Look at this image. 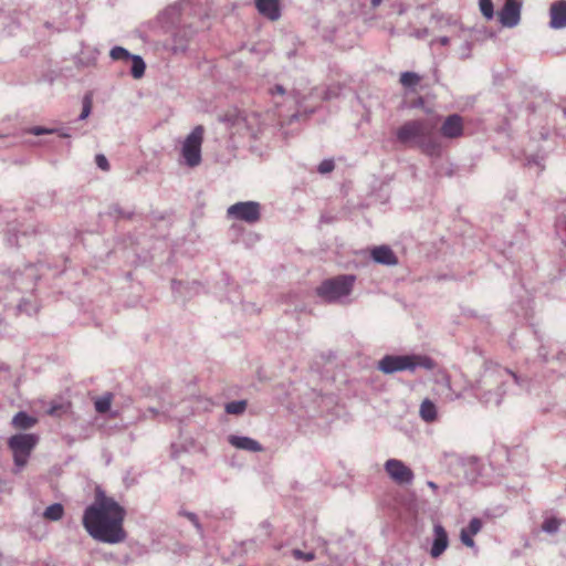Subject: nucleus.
Returning <instances> with one entry per match:
<instances>
[{
	"instance_id": "obj_27",
	"label": "nucleus",
	"mask_w": 566,
	"mask_h": 566,
	"mask_svg": "<svg viewBox=\"0 0 566 566\" xmlns=\"http://www.w3.org/2000/svg\"><path fill=\"white\" fill-rule=\"evenodd\" d=\"M481 528H482L481 520L478 517H474L470 521L469 526L465 530L468 531L469 534L474 536L481 531Z\"/></svg>"
},
{
	"instance_id": "obj_12",
	"label": "nucleus",
	"mask_w": 566,
	"mask_h": 566,
	"mask_svg": "<svg viewBox=\"0 0 566 566\" xmlns=\"http://www.w3.org/2000/svg\"><path fill=\"white\" fill-rule=\"evenodd\" d=\"M259 13L271 21H276L281 17L280 0H254Z\"/></svg>"
},
{
	"instance_id": "obj_10",
	"label": "nucleus",
	"mask_w": 566,
	"mask_h": 566,
	"mask_svg": "<svg viewBox=\"0 0 566 566\" xmlns=\"http://www.w3.org/2000/svg\"><path fill=\"white\" fill-rule=\"evenodd\" d=\"M521 3L517 0H506L499 13L500 21L505 27H514L520 21Z\"/></svg>"
},
{
	"instance_id": "obj_18",
	"label": "nucleus",
	"mask_w": 566,
	"mask_h": 566,
	"mask_svg": "<svg viewBox=\"0 0 566 566\" xmlns=\"http://www.w3.org/2000/svg\"><path fill=\"white\" fill-rule=\"evenodd\" d=\"M64 514L63 505L60 503H54L48 506L43 513L44 518L50 521H59L62 518Z\"/></svg>"
},
{
	"instance_id": "obj_25",
	"label": "nucleus",
	"mask_w": 566,
	"mask_h": 566,
	"mask_svg": "<svg viewBox=\"0 0 566 566\" xmlns=\"http://www.w3.org/2000/svg\"><path fill=\"white\" fill-rule=\"evenodd\" d=\"M92 105H93L92 94L87 93V94H85V96L83 98V108H82V113L80 115L81 119H85L88 117V115L91 114V111H92Z\"/></svg>"
},
{
	"instance_id": "obj_16",
	"label": "nucleus",
	"mask_w": 566,
	"mask_h": 566,
	"mask_svg": "<svg viewBox=\"0 0 566 566\" xmlns=\"http://www.w3.org/2000/svg\"><path fill=\"white\" fill-rule=\"evenodd\" d=\"M420 417L426 422H433L437 420V408L430 399H424L420 405Z\"/></svg>"
},
{
	"instance_id": "obj_13",
	"label": "nucleus",
	"mask_w": 566,
	"mask_h": 566,
	"mask_svg": "<svg viewBox=\"0 0 566 566\" xmlns=\"http://www.w3.org/2000/svg\"><path fill=\"white\" fill-rule=\"evenodd\" d=\"M371 259L379 264L397 265L398 258L388 245L375 247L370 251Z\"/></svg>"
},
{
	"instance_id": "obj_24",
	"label": "nucleus",
	"mask_w": 566,
	"mask_h": 566,
	"mask_svg": "<svg viewBox=\"0 0 566 566\" xmlns=\"http://www.w3.org/2000/svg\"><path fill=\"white\" fill-rule=\"evenodd\" d=\"M479 6H480V10H481L482 14L486 19L493 18L494 10H493L492 0H479Z\"/></svg>"
},
{
	"instance_id": "obj_2",
	"label": "nucleus",
	"mask_w": 566,
	"mask_h": 566,
	"mask_svg": "<svg viewBox=\"0 0 566 566\" xmlns=\"http://www.w3.org/2000/svg\"><path fill=\"white\" fill-rule=\"evenodd\" d=\"M396 136L402 145L417 146L427 156L439 158L442 155V144L433 134V126L424 119L406 122L397 129Z\"/></svg>"
},
{
	"instance_id": "obj_22",
	"label": "nucleus",
	"mask_w": 566,
	"mask_h": 566,
	"mask_svg": "<svg viewBox=\"0 0 566 566\" xmlns=\"http://www.w3.org/2000/svg\"><path fill=\"white\" fill-rule=\"evenodd\" d=\"M247 408V401H232L226 405V411L230 415H241Z\"/></svg>"
},
{
	"instance_id": "obj_23",
	"label": "nucleus",
	"mask_w": 566,
	"mask_h": 566,
	"mask_svg": "<svg viewBox=\"0 0 566 566\" xmlns=\"http://www.w3.org/2000/svg\"><path fill=\"white\" fill-rule=\"evenodd\" d=\"M560 526V521L556 517L546 518L542 524V530L547 533H555Z\"/></svg>"
},
{
	"instance_id": "obj_1",
	"label": "nucleus",
	"mask_w": 566,
	"mask_h": 566,
	"mask_svg": "<svg viewBox=\"0 0 566 566\" xmlns=\"http://www.w3.org/2000/svg\"><path fill=\"white\" fill-rule=\"evenodd\" d=\"M125 515L124 507L113 497L97 493L94 503L84 511L82 523L94 539L117 544L126 539Z\"/></svg>"
},
{
	"instance_id": "obj_20",
	"label": "nucleus",
	"mask_w": 566,
	"mask_h": 566,
	"mask_svg": "<svg viewBox=\"0 0 566 566\" xmlns=\"http://www.w3.org/2000/svg\"><path fill=\"white\" fill-rule=\"evenodd\" d=\"M420 80L421 77L413 72H403L400 75V83L406 87L417 85L420 82Z\"/></svg>"
},
{
	"instance_id": "obj_21",
	"label": "nucleus",
	"mask_w": 566,
	"mask_h": 566,
	"mask_svg": "<svg viewBox=\"0 0 566 566\" xmlns=\"http://www.w3.org/2000/svg\"><path fill=\"white\" fill-rule=\"evenodd\" d=\"M112 405V395L103 396L95 401V409L99 413H105L109 410Z\"/></svg>"
},
{
	"instance_id": "obj_36",
	"label": "nucleus",
	"mask_w": 566,
	"mask_h": 566,
	"mask_svg": "<svg viewBox=\"0 0 566 566\" xmlns=\"http://www.w3.org/2000/svg\"><path fill=\"white\" fill-rule=\"evenodd\" d=\"M381 1H382V0H371V4H373L374 7H377V6H379V4H380V2H381Z\"/></svg>"
},
{
	"instance_id": "obj_19",
	"label": "nucleus",
	"mask_w": 566,
	"mask_h": 566,
	"mask_svg": "<svg viewBox=\"0 0 566 566\" xmlns=\"http://www.w3.org/2000/svg\"><path fill=\"white\" fill-rule=\"evenodd\" d=\"M132 62H133V64H132L130 72H132L133 77L140 78L145 73V69H146L145 62L138 55H133Z\"/></svg>"
},
{
	"instance_id": "obj_26",
	"label": "nucleus",
	"mask_w": 566,
	"mask_h": 566,
	"mask_svg": "<svg viewBox=\"0 0 566 566\" xmlns=\"http://www.w3.org/2000/svg\"><path fill=\"white\" fill-rule=\"evenodd\" d=\"M109 55H111V57L113 60H116V61H118V60H127V59L130 57L129 52L126 49L122 48V46L113 48L111 50Z\"/></svg>"
},
{
	"instance_id": "obj_9",
	"label": "nucleus",
	"mask_w": 566,
	"mask_h": 566,
	"mask_svg": "<svg viewBox=\"0 0 566 566\" xmlns=\"http://www.w3.org/2000/svg\"><path fill=\"white\" fill-rule=\"evenodd\" d=\"M442 137L447 139H459L464 135V119L458 114L447 116L439 129Z\"/></svg>"
},
{
	"instance_id": "obj_4",
	"label": "nucleus",
	"mask_w": 566,
	"mask_h": 566,
	"mask_svg": "<svg viewBox=\"0 0 566 566\" xmlns=\"http://www.w3.org/2000/svg\"><path fill=\"white\" fill-rule=\"evenodd\" d=\"M356 277L354 275H338L322 282L316 293L326 302H336L350 294Z\"/></svg>"
},
{
	"instance_id": "obj_33",
	"label": "nucleus",
	"mask_w": 566,
	"mask_h": 566,
	"mask_svg": "<svg viewBox=\"0 0 566 566\" xmlns=\"http://www.w3.org/2000/svg\"><path fill=\"white\" fill-rule=\"evenodd\" d=\"M270 93L272 95H274V94L283 95L285 93V90L282 85H275L273 88H271Z\"/></svg>"
},
{
	"instance_id": "obj_17",
	"label": "nucleus",
	"mask_w": 566,
	"mask_h": 566,
	"mask_svg": "<svg viewBox=\"0 0 566 566\" xmlns=\"http://www.w3.org/2000/svg\"><path fill=\"white\" fill-rule=\"evenodd\" d=\"M36 423V419L34 417L29 416L28 413L20 411L18 412L13 419L12 424L17 429H30Z\"/></svg>"
},
{
	"instance_id": "obj_7",
	"label": "nucleus",
	"mask_w": 566,
	"mask_h": 566,
	"mask_svg": "<svg viewBox=\"0 0 566 566\" xmlns=\"http://www.w3.org/2000/svg\"><path fill=\"white\" fill-rule=\"evenodd\" d=\"M227 213L232 219L248 223H254L261 218L260 205L255 201L237 202L228 208Z\"/></svg>"
},
{
	"instance_id": "obj_6",
	"label": "nucleus",
	"mask_w": 566,
	"mask_h": 566,
	"mask_svg": "<svg viewBox=\"0 0 566 566\" xmlns=\"http://www.w3.org/2000/svg\"><path fill=\"white\" fill-rule=\"evenodd\" d=\"M38 443V437L31 433H21L12 436L8 446L13 452L14 463L18 467L27 464L31 451Z\"/></svg>"
},
{
	"instance_id": "obj_30",
	"label": "nucleus",
	"mask_w": 566,
	"mask_h": 566,
	"mask_svg": "<svg viewBox=\"0 0 566 566\" xmlns=\"http://www.w3.org/2000/svg\"><path fill=\"white\" fill-rule=\"evenodd\" d=\"M460 538H461V542L468 546V547H473L474 546V539H473V536L471 534L468 533L467 530H462L461 533H460Z\"/></svg>"
},
{
	"instance_id": "obj_3",
	"label": "nucleus",
	"mask_w": 566,
	"mask_h": 566,
	"mask_svg": "<svg viewBox=\"0 0 566 566\" xmlns=\"http://www.w3.org/2000/svg\"><path fill=\"white\" fill-rule=\"evenodd\" d=\"M417 367L432 370L436 363L426 355H386L378 363V369L384 374H394L397 371H413Z\"/></svg>"
},
{
	"instance_id": "obj_28",
	"label": "nucleus",
	"mask_w": 566,
	"mask_h": 566,
	"mask_svg": "<svg viewBox=\"0 0 566 566\" xmlns=\"http://www.w3.org/2000/svg\"><path fill=\"white\" fill-rule=\"evenodd\" d=\"M292 555L294 558L296 559H303V560H306V562H311L315 558V554L314 553H304L302 552L301 549H293L292 551Z\"/></svg>"
},
{
	"instance_id": "obj_11",
	"label": "nucleus",
	"mask_w": 566,
	"mask_h": 566,
	"mask_svg": "<svg viewBox=\"0 0 566 566\" xmlns=\"http://www.w3.org/2000/svg\"><path fill=\"white\" fill-rule=\"evenodd\" d=\"M434 539L430 549V555L433 558L440 557L449 546V537L444 527L440 524L433 527Z\"/></svg>"
},
{
	"instance_id": "obj_29",
	"label": "nucleus",
	"mask_w": 566,
	"mask_h": 566,
	"mask_svg": "<svg viewBox=\"0 0 566 566\" xmlns=\"http://www.w3.org/2000/svg\"><path fill=\"white\" fill-rule=\"evenodd\" d=\"M334 167H335L334 161L332 159H326L319 164L318 171L321 174H327V172L333 171Z\"/></svg>"
},
{
	"instance_id": "obj_5",
	"label": "nucleus",
	"mask_w": 566,
	"mask_h": 566,
	"mask_svg": "<svg viewBox=\"0 0 566 566\" xmlns=\"http://www.w3.org/2000/svg\"><path fill=\"white\" fill-rule=\"evenodd\" d=\"M205 128L201 125L196 126L184 139L181 145V157L185 164L195 168L201 164V146L203 143Z\"/></svg>"
},
{
	"instance_id": "obj_32",
	"label": "nucleus",
	"mask_w": 566,
	"mask_h": 566,
	"mask_svg": "<svg viewBox=\"0 0 566 566\" xmlns=\"http://www.w3.org/2000/svg\"><path fill=\"white\" fill-rule=\"evenodd\" d=\"M30 133L33 134V135L39 136V135H42V134L51 133V130L44 129L42 127H33V128H31Z\"/></svg>"
},
{
	"instance_id": "obj_15",
	"label": "nucleus",
	"mask_w": 566,
	"mask_h": 566,
	"mask_svg": "<svg viewBox=\"0 0 566 566\" xmlns=\"http://www.w3.org/2000/svg\"><path fill=\"white\" fill-rule=\"evenodd\" d=\"M228 440L229 443L237 449L248 450L252 452L262 451V446L258 441L248 437L230 436Z\"/></svg>"
},
{
	"instance_id": "obj_8",
	"label": "nucleus",
	"mask_w": 566,
	"mask_h": 566,
	"mask_svg": "<svg viewBox=\"0 0 566 566\" xmlns=\"http://www.w3.org/2000/svg\"><path fill=\"white\" fill-rule=\"evenodd\" d=\"M385 471L388 476L399 485L410 484L415 478L412 470L397 459L387 460L385 462Z\"/></svg>"
},
{
	"instance_id": "obj_34",
	"label": "nucleus",
	"mask_w": 566,
	"mask_h": 566,
	"mask_svg": "<svg viewBox=\"0 0 566 566\" xmlns=\"http://www.w3.org/2000/svg\"><path fill=\"white\" fill-rule=\"evenodd\" d=\"M428 486L431 488L432 490H437L438 489L437 484L434 482H432V481L428 482Z\"/></svg>"
},
{
	"instance_id": "obj_35",
	"label": "nucleus",
	"mask_w": 566,
	"mask_h": 566,
	"mask_svg": "<svg viewBox=\"0 0 566 566\" xmlns=\"http://www.w3.org/2000/svg\"><path fill=\"white\" fill-rule=\"evenodd\" d=\"M440 43H441L442 45H447V44L449 43V39H448V38H446V36H444V38H441V39H440Z\"/></svg>"
},
{
	"instance_id": "obj_14",
	"label": "nucleus",
	"mask_w": 566,
	"mask_h": 566,
	"mask_svg": "<svg viewBox=\"0 0 566 566\" xmlns=\"http://www.w3.org/2000/svg\"><path fill=\"white\" fill-rule=\"evenodd\" d=\"M551 25L555 29L566 27V2L559 1L551 7Z\"/></svg>"
},
{
	"instance_id": "obj_31",
	"label": "nucleus",
	"mask_w": 566,
	"mask_h": 566,
	"mask_svg": "<svg viewBox=\"0 0 566 566\" xmlns=\"http://www.w3.org/2000/svg\"><path fill=\"white\" fill-rule=\"evenodd\" d=\"M96 165L104 171L109 170V164L104 155H97L95 158Z\"/></svg>"
}]
</instances>
